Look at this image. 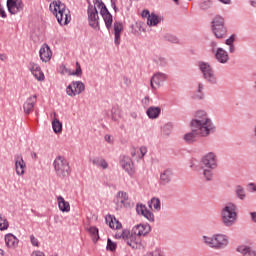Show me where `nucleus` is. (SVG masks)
Listing matches in <instances>:
<instances>
[{
    "label": "nucleus",
    "instance_id": "1",
    "mask_svg": "<svg viewBox=\"0 0 256 256\" xmlns=\"http://www.w3.org/2000/svg\"><path fill=\"white\" fill-rule=\"evenodd\" d=\"M191 132L184 135L183 139L186 143L191 144L197 142L198 137H209L215 129L213 121L207 116V112L200 110L196 112L195 119L190 123Z\"/></svg>",
    "mask_w": 256,
    "mask_h": 256
},
{
    "label": "nucleus",
    "instance_id": "2",
    "mask_svg": "<svg viewBox=\"0 0 256 256\" xmlns=\"http://www.w3.org/2000/svg\"><path fill=\"white\" fill-rule=\"evenodd\" d=\"M214 169H217V155L209 152L201 158L199 171L204 175L206 181H211Z\"/></svg>",
    "mask_w": 256,
    "mask_h": 256
},
{
    "label": "nucleus",
    "instance_id": "3",
    "mask_svg": "<svg viewBox=\"0 0 256 256\" xmlns=\"http://www.w3.org/2000/svg\"><path fill=\"white\" fill-rule=\"evenodd\" d=\"M49 9L60 25H69L71 23V12L63 2L55 0L50 3Z\"/></svg>",
    "mask_w": 256,
    "mask_h": 256
},
{
    "label": "nucleus",
    "instance_id": "4",
    "mask_svg": "<svg viewBox=\"0 0 256 256\" xmlns=\"http://www.w3.org/2000/svg\"><path fill=\"white\" fill-rule=\"evenodd\" d=\"M202 241L210 249H225L229 245V236L225 234L203 236Z\"/></svg>",
    "mask_w": 256,
    "mask_h": 256
},
{
    "label": "nucleus",
    "instance_id": "5",
    "mask_svg": "<svg viewBox=\"0 0 256 256\" xmlns=\"http://www.w3.org/2000/svg\"><path fill=\"white\" fill-rule=\"evenodd\" d=\"M222 223L225 227H233L237 221V205L227 204L221 212Z\"/></svg>",
    "mask_w": 256,
    "mask_h": 256
},
{
    "label": "nucleus",
    "instance_id": "6",
    "mask_svg": "<svg viewBox=\"0 0 256 256\" xmlns=\"http://www.w3.org/2000/svg\"><path fill=\"white\" fill-rule=\"evenodd\" d=\"M54 171L60 179H65L71 175V166H69V161L63 156H57L53 161Z\"/></svg>",
    "mask_w": 256,
    "mask_h": 256
},
{
    "label": "nucleus",
    "instance_id": "7",
    "mask_svg": "<svg viewBox=\"0 0 256 256\" xmlns=\"http://www.w3.org/2000/svg\"><path fill=\"white\" fill-rule=\"evenodd\" d=\"M199 68L202 72L204 79L207 80L208 83H212V85H215V83H217V77L215 76V71H213L211 65L205 62H200Z\"/></svg>",
    "mask_w": 256,
    "mask_h": 256
},
{
    "label": "nucleus",
    "instance_id": "8",
    "mask_svg": "<svg viewBox=\"0 0 256 256\" xmlns=\"http://www.w3.org/2000/svg\"><path fill=\"white\" fill-rule=\"evenodd\" d=\"M87 15L89 26L92 29L99 30V11H97V8L93 4L88 5Z\"/></svg>",
    "mask_w": 256,
    "mask_h": 256
},
{
    "label": "nucleus",
    "instance_id": "9",
    "mask_svg": "<svg viewBox=\"0 0 256 256\" xmlns=\"http://www.w3.org/2000/svg\"><path fill=\"white\" fill-rule=\"evenodd\" d=\"M85 91V84L81 81H72L66 88V94L69 97H75V95H81Z\"/></svg>",
    "mask_w": 256,
    "mask_h": 256
},
{
    "label": "nucleus",
    "instance_id": "10",
    "mask_svg": "<svg viewBox=\"0 0 256 256\" xmlns=\"http://www.w3.org/2000/svg\"><path fill=\"white\" fill-rule=\"evenodd\" d=\"M122 239L125 243L132 249H143V244L139 240H133V235L131 231L125 229L122 232Z\"/></svg>",
    "mask_w": 256,
    "mask_h": 256
},
{
    "label": "nucleus",
    "instance_id": "11",
    "mask_svg": "<svg viewBox=\"0 0 256 256\" xmlns=\"http://www.w3.org/2000/svg\"><path fill=\"white\" fill-rule=\"evenodd\" d=\"M120 165L130 177L135 175V166H133V160L129 156H121L120 157Z\"/></svg>",
    "mask_w": 256,
    "mask_h": 256
},
{
    "label": "nucleus",
    "instance_id": "12",
    "mask_svg": "<svg viewBox=\"0 0 256 256\" xmlns=\"http://www.w3.org/2000/svg\"><path fill=\"white\" fill-rule=\"evenodd\" d=\"M7 7L11 15H17L23 9V2L21 0H7Z\"/></svg>",
    "mask_w": 256,
    "mask_h": 256
},
{
    "label": "nucleus",
    "instance_id": "13",
    "mask_svg": "<svg viewBox=\"0 0 256 256\" xmlns=\"http://www.w3.org/2000/svg\"><path fill=\"white\" fill-rule=\"evenodd\" d=\"M39 55L41 61L44 63H49V61H51V57H53V52L51 51L49 45L43 44L39 50Z\"/></svg>",
    "mask_w": 256,
    "mask_h": 256
},
{
    "label": "nucleus",
    "instance_id": "14",
    "mask_svg": "<svg viewBox=\"0 0 256 256\" xmlns=\"http://www.w3.org/2000/svg\"><path fill=\"white\" fill-rule=\"evenodd\" d=\"M151 231L149 224H138L133 227L132 232L138 237H145Z\"/></svg>",
    "mask_w": 256,
    "mask_h": 256
},
{
    "label": "nucleus",
    "instance_id": "15",
    "mask_svg": "<svg viewBox=\"0 0 256 256\" xmlns=\"http://www.w3.org/2000/svg\"><path fill=\"white\" fill-rule=\"evenodd\" d=\"M136 213H138V215H142L145 219H148V221H154L155 219L153 213H151L144 204L136 205Z\"/></svg>",
    "mask_w": 256,
    "mask_h": 256
},
{
    "label": "nucleus",
    "instance_id": "16",
    "mask_svg": "<svg viewBox=\"0 0 256 256\" xmlns=\"http://www.w3.org/2000/svg\"><path fill=\"white\" fill-rule=\"evenodd\" d=\"M27 165L25 164V160H23V156L16 155L15 156V169L17 175H24L25 169Z\"/></svg>",
    "mask_w": 256,
    "mask_h": 256
},
{
    "label": "nucleus",
    "instance_id": "17",
    "mask_svg": "<svg viewBox=\"0 0 256 256\" xmlns=\"http://www.w3.org/2000/svg\"><path fill=\"white\" fill-rule=\"evenodd\" d=\"M35 103H37V95H33L27 98L23 105L25 115H29L31 111H33L35 108Z\"/></svg>",
    "mask_w": 256,
    "mask_h": 256
},
{
    "label": "nucleus",
    "instance_id": "18",
    "mask_svg": "<svg viewBox=\"0 0 256 256\" xmlns=\"http://www.w3.org/2000/svg\"><path fill=\"white\" fill-rule=\"evenodd\" d=\"M214 56L218 63L225 64L229 61V53L223 48H217Z\"/></svg>",
    "mask_w": 256,
    "mask_h": 256
},
{
    "label": "nucleus",
    "instance_id": "19",
    "mask_svg": "<svg viewBox=\"0 0 256 256\" xmlns=\"http://www.w3.org/2000/svg\"><path fill=\"white\" fill-rule=\"evenodd\" d=\"M105 221L107 225H109L110 229H121V227H123L121 222H119L115 216L106 215Z\"/></svg>",
    "mask_w": 256,
    "mask_h": 256
},
{
    "label": "nucleus",
    "instance_id": "20",
    "mask_svg": "<svg viewBox=\"0 0 256 256\" xmlns=\"http://www.w3.org/2000/svg\"><path fill=\"white\" fill-rule=\"evenodd\" d=\"M171 179H173V169L166 168L161 173V185H167V183H171Z\"/></svg>",
    "mask_w": 256,
    "mask_h": 256
},
{
    "label": "nucleus",
    "instance_id": "21",
    "mask_svg": "<svg viewBox=\"0 0 256 256\" xmlns=\"http://www.w3.org/2000/svg\"><path fill=\"white\" fill-rule=\"evenodd\" d=\"M58 207L62 213H69L71 211V205L68 201H65V198L63 196L57 197Z\"/></svg>",
    "mask_w": 256,
    "mask_h": 256
},
{
    "label": "nucleus",
    "instance_id": "22",
    "mask_svg": "<svg viewBox=\"0 0 256 256\" xmlns=\"http://www.w3.org/2000/svg\"><path fill=\"white\" fill-rule=\"evenodd\" d=\"M5 243L7 247H9L10 249H13L17 247V245H19V239L15 237V235L9 233L5 235Z\"/></svg>",
    "mask_w": 256,
    "mask_h": 256
},
{
    "label": "nucleus",
    "instance_id": "23",
    "mask_svg": "<svg viewBox=\"0 0 256 256\" xmlns=\"http://www.w3.org/2000/svg\"><path fill=\"white\" fill-rule=\"evenodd\" d=\"M90 161L92 165H95V167H100L101 169H108L109 167V163H107V160L101 157L90 158Z\"/></svg>",
    "mask_w": 256,
    "mask_h": 256
},
{
    "label": "nucleus",
    "instance_id": "24",
    "mask_svg": "<svg viewBox=\"0 0 256 256\" xmlns=\"http://www.w3.org/2000/svg\"><path fill=\"white\" fill-rule=\"evenodd\" d=\"M212 31L217 39H223L227 35L225 26H212Z\"/></svg>",
    "mask_w": 256,
    "mask_h": 256
},
{
    "label": "nucleus",
    "instance_id": "25",
    "mask_svg": "<svg viewBox=\"0 0 256 256\" xmlns=\"http://www.w3.org/2000/svg\"><path fill=\"white\" fill-rule=\"evenodd\" d=\"M146 114L149 119H157L161 115V108L151 106L147 109Z\"/></svg>",
    "mask_w": 256,
    "mask_h": 256
},
{
    "label": "nucleus",
    "instance_id": "26",
    "mask_svg": "<svg viewBox=\"0 0 256 256\" xmlns=\"http://www.w3.org/2000/svg\"><path fill=\"white\" fill-rule=\"evenodd\" d=\"M93 3L94 5H96V7H98V9H100V15L102 17H104L105 15H109L111 13L109 12V9H107V6L105 5V3H103V1L94 0Z\"/></svg>",
    "mask_w": 256,
    "mask_h": 256
},
{
    "label": "nucleus",
    "instance_id": "27",
    "mask_svg": "<svg viewBox=\"0 0 256 256\" xmlns=\"http://www.w3.org/2000/svg\"><path fill=\"white\" fill-rule=\"evenodd\" d=\"M238 253H241L242 256H256V253L249 246H239L237 248Z\"/></svg>",
    "mask_w": 256,
    "mask_h": 256
},
{
    "label": "nucleus",
    "instance_id": "28",
    "mask_svg": "<svg viewBox=\"0 0 256 256\" xmlns=\"http://www.w3.org/2000/svg\"><path fill=\"white\" fill-rule=\"evenodd\" d=\"M152 89H159L161 87V73L155 74L150 81Z\"/></svg>",
    "mask_w": 256,
    "mask_h": 256
},
{
    "label": "nucleus",
    "instance_id": "29",
    "mask_svg": "<svg viewBox=\"0 0 256 256\" xmlns=\"http://www.w3.org/2000/svg\"><path fill=\"white\" fill-rule=\"evenodd\" d=\"M173 131V123L167 122L162 127V135L163 137H169Z\"/></svg>",
    "mask_w": 256,
    "mask_h": 256
},
{
    "label": "nucleus",
    "instance_id": "30",
    "mask_svg": "<svg viewBox=\"0 0 256 256\" xmlns=\"http://www.w3.org/2000/svg\"><path fill=\"white\" fill-rule=\"evenodd\" d=\"M102 17L104 19V23L106 25V29L108 31H111V29L113 27V15L110 13V14H106V15H104Z\"/></svg>",
    "mask_w": 256,
    "mask_h": 256
},
{
    "label": "nucleus",
    "instance_id": "31",
    "mask_svg": "<svg viewBox=\"0 0 256 256\" xmlns=\"http://www.w3.org/2000/svg\"><path fill=\"white\" fill-rule=\"evenodd\" d=\"M117 200L120 201V203L125 206L127 201H129V194H127V192L124 191H119L117 193Z\"/></svg>",
    "mask_w": 256,
    "mask_h": 256
},
{
    "label": "nucleus",
    "instance_id": "32",
    "mask_svg": "<svg viewBox=\"0 0 256 256\" xmlns=\"http://www.w3.org/2000/svg\"><path fill=\"white\" fill-rule=\"evenodd\" d=\"M148 207L152 209H159L161 207V200L159 198L153 197L149 202H148Z\"/></svg>",
    "mask_w": 256,
    "mask_h": 256
},
{
    "label": "nucleus",
    "instance_id": "33",
    "mask_svg": "<svg viewBox=\"0 0 256 256\" xmlns=\"http://www.w3.org/2000/svg\"><path fill=\"white\" fill-rule=\"evenodd\" d=\"M52 129L54 133H61V131H63V124L61 121H59V119H54L52 121Z\"/></svg>",
    "mask_w": 256,
    "mask_h": 256
},
{
    "label": "nucleus",
    "instance_id": "34",
    "mask_svg": "<svg viewBox=\"0 0 256 256\" xmlns=\"http://www.w3.org/2000/svg\"><path fill=\"white\" fill-rule=\"evenodd\" d=\"M159 24V18L157 17V15H155L154 13H152L148 18H147V25L149 27H155L156 25Z\"/></svg>",
    "mask_w": 256,
    "mask_h": 256
},
{
    "label": "nucleus",
    "instance_id": "35",
    "mask_svg": "<svg viewBox=\"0 0 256 256\" xmlns=\"http://www.w3.org/2000/svg\"><path fill=\"white\" fill-rule=\"evenodd\" d=\"M225 26V19L222 16H215L212 21V27H222Z\"/></svg>",
    "mask_w": 256,
    "mask_h": 256
},
{
    "label": "nucleus",
    "instance_id": "36",
    "mask_svg": "<svg viewBox=\"0 0 256 256\" xmlns=\"http://www.w3.org/2000/svg\"><path fill=\"white\" fill-rule=\"evenodd\" d=\"M213 7V0H202L200 2V9L203 11H207V9H211Z\"/></svg>",
    "mask_w": 256,
    "mask_h": 256
},
{
    "label": "nucleus",
    "instance_id": "37",
    "mask_svg": "<svg viewBox=\"0 0 256 256\" xmlns=\"http://www.w3.org/2000/svg\"><path fill=\"white\" fill-rule=\"evenodd\" d=\"M236 195L239 199H241V201L245 200V198L247 197V194H245V188L238 185L236 187Z\"/></svg>",
    "mask_w": 256,
    "mask_h": 256
},
{
    "label": "nucleus",
    "instance_id": "38",
    "mask_svg": "<svg viewBox=\"0 0 256 256\" xmlns=\"http://www.w3.org/2000/svg\"><path fill=\"white\" fill-rule=\"evenodd\" d=\"M9 229V221L0 214V231H7Z\"/></svg>",
    "mask_w": 256,
    "mask_h": 256
},
{
    "label": "nucleus",
    "instance_id": "39",
    "mask_svg": "<svg viewBox=\"0 0 256 256\" xmlns=\"http://www.w3.org/2000/svg\"><path fill=\"white\" fill-rule=\"evenodd\" d=\"M164 40L169 43H179V38L171 33H166L164 35Z\"/></svg>",
    "mask_w": 256,
    "mask_h": 256
},
{
    "label": "nucleus",
    "instance_id": "40",
    "mask_svg": "<svg viewBox=\"0 0 256 256\" xmlns=\"http://www.w3.org/2000/svg\"><path fill=\"white\" fill-rule=\"evenodd\" d=\"M106 250H107V251H111L112 253H113L114 251H117V243L113 242V241L111 240V238H108V239H107Z\"/></svg>",
    "mask_w": 256,
    "mask_h": 256
},
{
    "label": "nucleus",
    "instance_id": "41",
    "mask_svg": "<svg viewBox=\"0 0 256 256\" xmlns=\"http://www.w3.org/2000/svg\"><path fill=\"white\" fill-rule=\"evenodd\" d=\"M70 75L74 77H81V75H83V71L81 70V64H79V62H76V70L70 73Z\"/></svg>",
    "mask_w": 256,
    "mask_h": 256
},
{
    "label": "nucleus",
    "instance_id": "42",
    "mask_svg": "<svg viewBox=\"0 0 256 256\" xmlns=\"http://www.w3.org/2000/svg\"><path fill=\"white\" fill-rule=\"evenodd\" d=\"M122 31H123V22L115 21L114 22V33L121 34Z\"/></svg>",
    "mask_w": 256,
    "mask_h": 256
},
{
    "label": "nucleus",
    "instance_id": "43",
    "mask_svg": "<svg viewBox=\"0 0 256 256\" xmlns=\"http://www.w3.org/2000/svg\"><path fill=\"white\" fill-rule=\"evenodd\" d=\"M32 75L37 79V81H45V74L41 70L33 72Z\"/></svg>",
    "mask_w": 256,
    "mask_h": 256
},
{
    "label": "nucleus",
    "instance_id": "44",
    "mask_svg": "<svg viewBox=\"0 0 256 256\" xmlns=\"http://www.w3.org/2000/svg\"><path fill=\"white\" fill-rule=\"evenodd\" d=\"M203 89H204L203 84L199 83L198 89H197L198 94L196 95V99H203Z\"/></svg>",
    "mask_w": 256,
    "mask_h": 256
},
{
    "label": "nucleus",
    "instance_id": "45",
    "mask_svg": "<svg viewBox=\"0 0 256 256\" xmlns=\"http://www.w3.org/2000/svg\"><path fill=\"white\" fill-rule=\"evenodd\" d=\"M90 233L97 237L96 241H99V229L97 227H90Z\"/></svg>",
    "mask_w": 256,
    "mask_h": 256
},
{
    "label": "nucleus",
    "instance_id": "46",
    "mask_svg": "<svg viewBox=\"0 0 256 256\" xmlns=\"http://www.w3.org/2000/svg\"><path fill=\"white\" fill-rule=\"evenodd\" d=\"M114 45H121V34L114 33Z\"/></svg>",
    "mask_w": 256,
    "mask_h": 256
},
{
    "label": "nucleus",
    "instance_id": "47",
    "mask_svg": "<svg viewBox=\"0 0 256 256\" xmlns=\"http://www.w3.org/2000/svg\"><path fill=\"white\" fill-rule=\"evenodd\" d=\"M30 241L34 247H39V240L35 237V235H30Z\"/></svg>",
    "mask_w": 256,
    "mask_h": 256
},
{
    "label": "nucleus",
    "instance_id": "48",
    "mask_svg": "<svg viewBox=\"0 0 256 256\" xmlns=\"http://www.w3.org/2000/svg\"><path fill=\"white\" fill-rule=\"evenodd\" d=\"M139 151L141 153L140 159H143V157H145V155H147V147L141 146Z\"/></svg>",
    "mask_w": 256,
    "mask_h": 256
},
{
    "label": "nucleus",
    "instance_id": "49",
    "mask_svg": "<svg viewBox=\"0 0 256 256\" xmlns=\"http://www.w3.org/2000/svg\"><path fill=\"white\" fill-rule=\"evenodd\" d=\"M37 65L38 64L35 62H29V64H28L29 71H31V73H33V71H34V69H36Z\"/></svg>",
    "mask_w": 256,
    "mask_h": 256
},
{
    "label": "nucleus",
    "instance_id": "50",
    "mask_svg": "<svg viewBox=\"0 0 256 256\" xmlns=\"http://www.w3.org/2000/svg\"><path fill=\"white\" fill-rule=\"evenodd\" d=\"M235 43V35L230 36V38L226 39V45H233Z\"/></svg>",
    "mask_w": 256,
    "mask_h": 256
},
{
    "label": "nucleus",
    "instance_id": "51",
    "mask_svg": "<svg viewBox=\"0 0 256 256\" xmlns=\"http://www.w3.org/2000/svg\"><path fill=\"white\" fill-rule=\"evenodd\" d=\"M210 47L212 49V53L217 52V42H215V41L210 42Z\"/></svg>",
    "mask_w": 256,
    "mask_h": 256
},
{
    "label": "nucleus",
    "instance_id": "52",
    "mask_svg": "<svg viewBox=\"0 0 256 256\" xmlns=\"http://www.w3.org/2000/svg\"><path fill=\"white\" fill-rule=\"evenodd\" d=\"M142 105L144 107H149V96H145L144 99H142Z\"/></svg>",
    "mask_w": 256,
    "mask_h": 256
},
{
    "label": "nucleus",
    "instance_id": "53",
    "mask_svg": "<svg viewBox=\"0 0 256 256\" xmlns=\"http://www.w3.org/2000/svg\"><path fill=\"white\" fill-rule=\"evenodd\" d=\"M142 17L149 19V17H151V13L149 12V10H143Z\"/></svg>",
    "mask_w": 256,
    "mask_h": 256
},
{
    "label": "nucleus",
    "instance_id": "54",
    "mask_svg": "<svg viewBox=\"0 0 256 256\" xmlns=\"http://www.w3.org/2000/svg\"><path fill=\"white\" fill-rule=\"evenodd\" d=\"M0 17H2V19L7 17V13H5V9H3L2 6H0Z\"/></svg>",
    "mask_w": 256,
    "mask_h": 256
},
{
    "label": "nucleus",
    "instance_id": "55",
    "mask_svg": "<svg viewBox=\"0 0 256 256\" xmlns=\"http://www.w3.org/2000/svg\"><path fill=\"white\" fill-rule=\"evenodd\" d=\"M110 1H111L112 9H114L115 13H117L119 9L117 8V4L115 3V0H110Z\"/></svg>",
    "mask_w": 256,
    "mask_h": 256
},
{
    "label": "nucleus",
    "instance_id": "56",
    "mask_svg": "<svg viewBox=\"0 0 256 256\" xmlns=\"http://www.w3.org/2000/svg\"><path fill=\"white\" fill-rule=\"evenodd\" d=\"M31 256H45V253L41 251H33Z\"/></svg>",
    "mask_w": 256,
    "mask_h": 256
},
{
    "label": "nucleus",
    "instance_id": "57",
    "mask_svg": "<svg viewBox=\"0 0 256 256\" xmlns=\"http://www.w3.org/2000/svg\"><path fill=\"white\" fill-rule=\"evenodd\" d=\"M220 3H223V5H231V0H219Z\"/></svg>",
    "mask_w": 256,
    "mask_h": 256
},
{
    "label": "nucleus",
    "instance_id": "58",
    "mask_svg": "<svg viewBox=\"0 0 256 256\" xmlns=\"http://www.w3.org/2000/svg\"><path fill=\"white\" fill-rule=\"evenodd\" d=\"M145 256H161V253L150 252V253H147Z\"/></svg>",
    "mask_w": 256,
    "mask_h": 256
},
{
    "label": "nucleus",
    "instance_id": "59",
    "mask_svg": "<svg viewBox=\"0 0 256 256\" xmlns=\"http://www.w3.org/2000/svg\"><path fill=\"white\" fill-rule=\"evenodd\" d=\"M229 52L230 53H235V45L232 44V45L229 46Z\"/></svg>",
    "mask_w": 256,
    "mask_h": 256
},
{
    "label": "nucleus",
    "instance_id": "60",
    "mask_svg": "<svg viewBox=\"0 0 256 256\" xmlns=\"http://www.w3.org/2000/svg\"><path fill=\"white\" fill-rule=\"evenodd\" d=\"M250 215H251L252 221L256 223V212H252Z\"/></svg>",
    "mask_w": 256,
    "mask_h": 256
},
{
    "label": "nucleus",
    "instance_id": "61",
    "mask_svg": "<svg viewBox=\"0 0 256 256\" xmlns=\"http://www.w3.org/2000/svg\"><path fill=\"white\" fill-rule=\"evenodd\" d=\"M115 237H116V239H122V232L121 233H116L115 234Z\"/></svg>",
    "mask_w": 256,
    "mask_h": 256
},
{
    "label": "nucleus",
    "instance_id": "62",
    "mask_svg": "<svg viewBox=\"0 0 256 256\" xmlns=\"http://www.w3.org/2000/svg\"><path fill=\"white\" fill-rule=\"evenodd\" d=\"M37 71H41V66H39V64L36 65V68L34 69V71L32 73H35Z\"/></svg>",
    "mask_w": 256,
    "mask_h": 256
},
{
    "label": "nucleus",
    "instance_id": "63",
    "mask_svg": "<svg viewBox=\"0 0 256 256\" xmlns=\"http://www.w3.org/2000/svg\"><path fill=\"white\" fill-rule=\"evenodd\" d=\"M249 187H251L252 191H256V186L253 183H250Z\"/></svg>",
    "mask_w": 256,
    "mask_h": 256
},
{
    "label": "nucleus",
    "instance_id": "64",
    "mask_svg": "<svg viewBox=\"0 0 256 256\" xmlns=\"http://www.w3.org/2000/svg\"><path fill=\"white\" fill-rule=\"evenodd\" d=\"M252 7H256V0H251Z\"/></svg>",
    "mask_w": 256,
    "mask_h": 256
}]
</instances>
